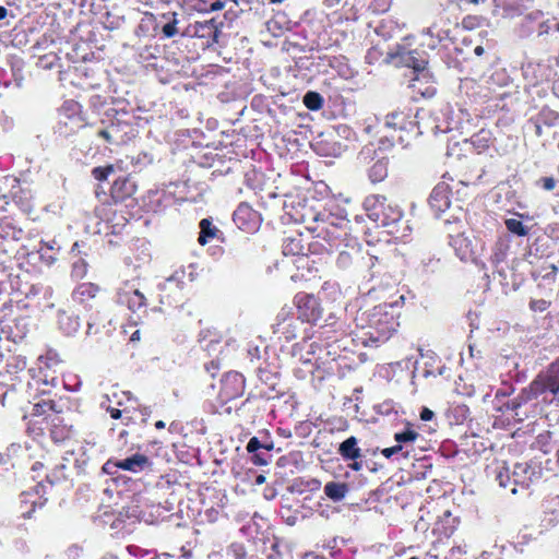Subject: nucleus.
I'll return each instance as SVG.
<instances>
[{
    "label": "nucleus",
    "mask_w": 559,
    "mask_h": 559,
    "mask_svg": "<svg viewBox=\"0 0 559 559\" xmlns=\"http://www.w3.org/2000/svg\"><path fill=\"white\" fill-rule=\"evenodd\" d=\"M302 103L310 110H319L322 108L324 99L318 92L309 91L304 95Z\"/></svg>",
    "instance_id": "79ce46f5"
},
{
    "label": "nucleus",
    "mask_w": 559,
    "mask_h": 559,
    "mask_svg": "<svg viewBox=\"0 0 559 559\" xmlns=\"http://www.w3.org/2000/svg\"><path fill=\"white\" fill-rule=\"evenodd\" d=\"M263 445H262V441L259 440V438L257 437H252L248 443H247V451L252 454L254 452H259L260 450H262Z\"/></svg>",
    "instance_id": "69168bd1"
},
{
    "label": "nucleus",
    "mask_w": 559,
    "mask_h": 559,
    "mask_svg": "<svg viewBox=\"0 0 559 559\" xmlns=\"http://www.w3.org/2000/svg\"><path fill=\"white\" fill-rule=\"evenodd\" d=\"M299 325L300 322L297 318L282 310L277 314L276 323L274 324V334H276L280 340L283 338L285 342H290L296 338Z\"/></svg>",
    "instance_id": "2eb2a0df"
},
{
    "label": "nucleus",
    "mask_w": 559,
    "mask_h": 559,
    "mask_svg": "<svg viewBox=\"0 0 559 559\" xmlns=\"http://www.w3.org/2000/svg\"><path fill=\"white\" fill-rule=\"evenodd\" d=\"M490 132L487 130H480L478 133L471 138V143L477 151V153L484 152L489 147Z\"/></svg>",
    "instance_id": "ea45409f"
},
{
    "label": "nucleus",
    "mask_w": 559,
    "mask_h": 559,
    "mask_svg": "<svg viewBox=\"0 0 559 559\" xmlns=\"http://www.w3.org/2000/svg\"><path fill=\"white\" fill-rule=\"evenodd\" d=\"M136 191V182L130 176L118 177L110 189V195L115 203L123 202L131 198Z\"/></svg>",
    "instance_id": "a211bd4d"
},
{
    "label": "nucleus",
    "mask_w": 559,
    "mask_h": 559,
    "mask_svg": "<svg viewBox=\"0 0 559 559\" xmlns=\"http://www.w3.org/2000/svg\"><path fill=\"white\" fill-rule=\"evenodd\" d=\"M283 253L284 255H305L306 248L302 243L300 235L288 236L283 241Z\"/></svg>",
    "instance_id": "cd10ccee"
},
{
    "label": "nucleus",
    "mask_w": 559,
    "mask_h": 559,
    "mask_svg": "<svg viewBox=\"0 0 559 559\" xmlns=\"http://www.w3.org/2000/svg\"><path fill=\"white\" fill-rule=\"evenodd\" d=\"M72 261V271L71 275L72 277L76 280L83 278L87 273V262L85 261L83 255H79L75 259H71Z\"/></svg>",
    "instance_id": "c03bdc74"
},
{
    "label": "nucleus",
    "mask_w": 559,
    "mask_h": 559,
    "mask_svg": "<svg viewBox=\"0 0 559 559\" xmlns=\"http://www.w3.org/2000/svg\"><path fill=\"white\" fill-rule=\"evenodd\" d=\"M227 559H246V549L243 545L234 543L226 550Z\"/></svg>",
    "instance_id": "3c124183"
},
{
    "label": "nucleus",
    "mask_w": 559,
    "mask_h": 559,
    "mask_svg": "<svg viewBox=\"0 0 559 559\" xmlns=\"http://www.w3.org/2000/svg\"><path fill=\"white\" fill-rule=\"evenodd\" d=\"M29 331L31 320L28 317H19L9 325V336L14 343L22 341Z\"/></svg>",
    "instance_id": "393cba45"
},
{
    "label": "nucleus",
    "mask_w": 559,
    "mask_h": 559,
    "mask_svg": "<svg viewBox=\"0 0 559 559\" xmlns=\"http://www.w3.org/2000/svg\"><path fill=\"white\" fill-rule=\"evenodd\" d=\"M347 250L340 251L336 258V265L342 270H349L350 267H358L360 265H368L372 261V257H365L358 246H348Z\"/></svg>",
    "instance_id": "dca6fc26"
},
{
    "label": "nucleus",
    "mask_w": 559,
    "mask_h": 559,
    "mask_svg": "<svg viewBox=\"0 0 559 559\" xmlns=\"http://www.w3.org/2000/svg\"><path fill=\"white\" fill-rule=\"evenodd\" d=\"M450 195V186L444 181L437 183V186L432 189L428 202L437 217L447 211L452 210Z\"/></svg>",
    "instance_id": "4468645a"
},
{
    "label": "nucleus",
    "mask_w": 559,
    "mask_h": 559,
    "mask_svg": "<svg viewBox=\"0 0 559 559\" xmlns=\"http://www.w3.org/2000/svg\"><path fill=\"white\" fill-rule=\"evenodd\" d=\"M133 115L124 109L115 110V116L108 121L103 120L96 129V136L107 146H120L127 144L135 136L132 126Z\"/></svg>",
    "instance_id": "20e7f679"
},
{
    "label": "nucleus",
    "mask_w": 559,
    "mask_h": 559,
    "mask_svg": "<svg viewBox=\"0 0 559 559\" xmlns=\"http://www.w3.org/2000/svg\"><path fill=\"white\" fill-rule=\"evenodd\" d=\"M432 465L428 464L425 460L419 462L416 466L415 478L416 479H425L428 476V473L431 472Z\"/></svg>",
    "instance_id": "bf43d9fd"
},
{
    "label": "nucleus",
    "mask_w": 559,
    "mask_h": 559,
    "mask_svg": "<svg viewBox=\"0 0 559 559\" xmlns=\"http://www.w3.org/2000/svg\"><path fill=\"white\" fill-rule=\"evenodd\" d=\"M512 474V487L511 493L516 495L519 490L526 491L536 477L535 468L527 462L515 463L511 468Z\"/></svg>",
    "instance_id": "f8f14e48"
},
{
    "label": "nucleus",
    "mask_w": 559,
    "mask_h": 559,
    "mask_svg": "<svg viewBox=\"0 0 559 559\" xmlns=\"http://www.w3.org/2000/svg\"><path fill=\"white\" fill-rule=\"evenodd\" d=\"M14 203L20 207L24 214H32L34 210L33 195L29 190H23L14 192Z\"/></svg>",
    "instance_id": "c756f323"
},
{
    "label": "nucleus",
    "mask_w": 559,
    "mask_h": 559,
    "mask_svg": "<svg viewBox=\"0 0 559 559\" xmlns=\"http://www.w3.org/2000/svg\"><path fill=\"white\" fill-rule=\"evenodd\" d=\"M258 377L261 380V382L265 383L270 388L274 389L277 384V373L271 372L266 370L265 368L259 367L258 368Z\"/></svg>",
    "instance_id": "09e8293b"
},
{
    "label": "nucleus",
    "mask_w": 559,
    "mask_h": 559,
    "mask_svg": "<svg viewBox=\"0 0 559 559\" xmlns=\"http://www.w3.org/2000/svg\"><path fill=\"white\" fill-rule=\"evenodd\" d=\"M536 185L546 191H551L556 187V179L554 177H542L536 181Z\"/></svg>",
    "instance_id": "680f3d73"
},
{
    "label": "nucleus",
    "mask_w": 559,
    "mask_h": 559,
    "mask_svg": "<svg viewBox=\"0 0 559 559\" xmlns=\"http://www.w3.org/2000/svg\"><path fill=\"white\" fill-rule=\"evenodd\" d=\"M545 511H559V497H552L547 499L543 504Z\"/></svg>",
    "instance_id": "338daca9"
},
{
    "label": "nucleus",
    "mask_w": 559,
    "mask_h": 559,
    "mask_svg": "<svg viewBox=\"0 0 559 559\" xmlns=\"http://www.w3.org/2000/svg\"><path fill=\"white\" fill-rule=\"evenodd\" d=\"M454 213L443 219L449 233V245L453 248L455 254L462 261L474 259V249L472 241L464 236L463 217L465 213L461 206L452 210Z\"/></svg>",
    "instance_id": "39448f33"
},
{
    "label": "nucleus",
    "mask_w": 559,
    "mask_h": 559,
    "mask_svg": "<svg viewBox=\"0 0 559 559\" xmlns=\"http://www.w3.org/2000/svg\"><path fill=\"white\" fill-rule=\"evenodd\" d=\"M200 234L198 241L200 245L204 246L209 241L213 239L221 240L222 231L213 225L212 218H202L199 223Z\"/></svg>",
    "instance_id": "b1692460"
},
{
    "label": "nucleus",
    "mask_w": 559,
    "mask_h": 559,
    "mask_svg": "<svg viewBox=\"0 0 559 559\" xmlns=\"http://www.w3.org/2000/svg\"><path fill=\"white\" fill-rule=\"evenodd\" d=\"M40 393L43 397L33 405L32 416H45L46 419L47 416H49V412L56 414L61 412L57 402L51 397V392L49 389L44 388L40 390Z\"/></svg>",
    "instance_id": "6ab92c4d"
},
{
    "label": "nucleus",
    "mask_w": 559,
    "mask_h": 559,
    "mask_svg": "<svg viewBox=\"0 0 559 559\" xmlns=\"http://www.w3.org/2000/svg\"><path fill=\"white\" fill-rule=\"evenodd\" d=\"M58 325L66 335H73L80 329V319L76 314L66 310L58 311Z\"/></svg>",
    "instance_id": "5701e85b"
},
{
    "label": "nucleus",
    "mask_w": 559,
    "mask_h": 559,
    "mask_svg": "<svg viewBox=\"0 0 559 559\" xmlns=\"http://www.w3.org/2000/svg\"><path fill=\"white\" fill-rule=\"evenodd\" d=\"M298 320L316 323L321 318V307L318 299L310 294L299 293L295 296Z\"/></svg>",
    "instance_id": "1a4fd4ad"
},
{
    "label": "nucleus",
    "mask_w": 559,
    "mask_h": 559,
    "mask_svg": "<svg viewBox=\"0 0 559 559\" xmlns=\"http://www.w3.org/2000/svg\"><path fill=\"white\" fill-rule=\"evenodd\" d=\"M551 25L540 10L528 12L520 17L514 26L515 35L521 39L548 36Z\"/></svg>",
    "instance_id": "423d86ee"
},
{
    "label": "nucleus",
    "mask_w": 559,
    "mask_h": 559,
    "mask_svg": "<svg viewBox=\"0 0 559 559\" xmlns=\"http://www.w3.org/2000/svg\"><path fill=\"white\" fill-rule=\"evenodd\" d=\"M419 433L407 424L406 428L403 431L396 432L394 435V440L397 443L407 444L409 449L413 448V443L419 438Z\"/></svg>",
    "instance_id": "4c0bfd02"
},
{
    "label": "nucleus",
    "mask_w": 559,
    "mask_h": 559,
    "mask_svg": "<svg viewBox=\"0 0 559 559\" xmlns=\"http://www.w3.org/2000/svg\"><path fill=\"white\" fill-rule=\"evenodd\" d=\"M376 152L373 144H367L358 153L357 159L361 164H367L374 158Z\"/></svg>",
    "instance_id": "603ef678"
},
{
    "label": "nucleus",
    "mask_w": 559,
    "mask_h": 559,
    "mask_svg": "<svg viewBox=\"0 0 559 559\" xmlns=\"http://www.w3.org/2000/svg\"><path fill=\"white\" fill-rule=\"evenodd\" d=\"M165 19H168L167 23L163 25L162 33L165 37L171 38L178 34L177 24L178 20L176 13H171V16L164 15Z\"/></svg>",
    "instance_id": "49530a36"
},
{
    "label": "nucleus",
    "mask_w": 559,
    "mask_h": 559,
    "mask_svg": "<svg viewBox=\"0 0 559 559\" xmlns=\"http://www.w3.org/2000/svg\"><path fill=\"white\" fill-rule=\"evenodd\" d=\"M117 304L126 306L132 313L140 318L146 312L147 299L133 283L124 282L116 292Z\"/></svg>",
    "instance_id": "6e6552de"
},
{
    "label": "nucleus",
    "mask_w": 559,
    "mask_h": 559,
    "mask_svg": "<svg viewBox=\"0 0 559 559\" xmlns=\"http://www.w3.org/2000/svg\"><path fill=\"white\" fill-rule=\"evenodd\" d=\"M549 306L550 301L545 299H532L530 301V309L534 312H544L549 308Z\"/></svg>",
    "instance_id": "052dcab7"
},
{
    "label": "nucleus",
    "mask_w": 559,
    "mask_h": 559,
    "mask_svg": "<svg viewBox=\"0 0 559 559\" xmlns=\"http://www.w3.org/2000/svg\"><path fill=\"white\" fill-rule=\"evenodd\" d=\"M392 449H393L394 455H397L396 460H399L400 457L408 459L413 455V452H414V449H409V445L397 443V442L395 445L392 447Z\"/></svg>",
    "instance_id": "4d7b16f0"
},
{
    "label": "nucleus",
    "mask_w": 559,
    "mask_h": 559,
    "mask_svg": "<svg viewBox=\"0 0 559 559\" xmlns=\"http://www.w3.org/2000/svg\"><path fill=\"white\" fill-rule=\"evenodd\" d=\"M115 168L112 165L98 166L92 169V176L97 181H104L108 176L114 173Z\"/></svg>",
    "instance_id": "864d4df0"
},
{
    "label": "nucleus",
    "mask_w": 559,
    "mask_h": 559,
    "mask_svg": "<svg viewBox=\"0 0 559 559\" xmlns=\"http://www.w3.org/2000/svg\"><path fill=\"white\" fill-rule=\"evenodd\" d=\"M440 259L435 257H426L420 261V270L423 273H435L439 270Z\"/></svg>",
    "instance_id": "de8ad7c7"
},
{
    "label": "nucleus",
    "mask_w": 559,
    "mask_h": 559,
    "mask_svg": "<svg viewBox=\"0 0 559 559\" xmlns=\"http://www.w3.org/2000/svg\"><path fill=\"white\" fill-rule=\"evenodd\" d=\"M70 459L68 456L62 457V462L58 463L55 468L46 476L47 481L50 485L60 483L68 478V474L66 473L68 468V462Z\"/></svg>",
    "instance_id": "473e14b6"
},
{
    "label": "nucleus",
    "mask_w": 559,
    "mask_h": 559,
    "mask_svg": "<svg viewBox=\"0 0 559 559\" xmlns=\"http://www.w3.org/2000/svg\"><path fill=\"white\" fill-rule=\"evenodd\" d=\"M233 221L239 229L252 233L259 228L260 215L249 204L240 203L234 211Z\"/></svg>",
    "instance_id": "ddd939ff"
},
{
    "label": "nucleus",
    "mask_w": 559,
    "mask_h": 559,
    "mask_svg": "<svg viewBox=\"0 0 559 559\" xmlns=\"http://www.w3.org/2000/svg\"><path fill=\"white\" fill-rule=\"evenodd\" d=\"M323 491L329 499L338 502L346 497L349 487L346 483L329 481L324 485Z\"/></svg>",
    "instance_id": "c85d7f7f"
},
{
    "label": "nucleus",
    "mask_w": 559,
    "mask_h": 559,
    "mask_svg": "<svg viewBox=\"0 0 559 559\" xmlns=\"http://www.w3.org/2000/svg\"><path fill=\"white\" fill-rule=\"evenodd\" d=\"M504 225H506L508 231H510L519 237H525L530 233V228L516 218H507L504 221Z\"/></svg>",
    "instance_id": "37998d69"
},
{
    "label": "nucleus",
    "mask_w": 559,
    "mask_h": 559,
    "mask_svg": "<svg viewBox=\"0 0 559 559\" xmlns=\"http://www.w3.org/2000/svg\"><path fill=\"white\" fill-rule=\"evenodd\" d=\"M384 126L394 130L414 131L416 122L403 111H392L385 116Z\"/></svg>",
    "instance_id": "aec40b11"
},
{
    "label": "nucleus",
    "mask_w": 559,
    "mask_h": 559,
    "mask_svg": "<svg viewBox=\"0 0 559 559\" xmlns=\"http://www.w3.org/2000/svg\"><path fill=\"white\" fill-rule=\"evenodd\" d=\"M144 204L148 211L160 213L175 204V197L165 189L151 190L145 197Z\"/></svg>",
    "instance_id": "f3484780"
},
{
    "label": "nucleus",
    "mask_w": 559,
    "mask_h": 559,
    "mask_svg": "<svg viewBox=\"0 0 559 559\" xmlns=\"http://www.w3.org/2000/svg\"><path fill=\"white\" fill-rule=\"evenodd\" d=\"M509 248L510 246L508 239L499 237L492 247L491 261L496 264L504 261Z\"/></svg>",
    "instance_id": "c9c22d12"
},
{
    "label": "nucleus",
    "mask_w": 559,
    "mask_h": 559,
    "mask_svg": "<svg viewBox=\"0 0 559 559\" xmlns=\"http://www.w3.org/2000/svg\"><path fill=\"white\" fill-rule=\"evenodd\" d=\"M338 454L346 460H358L361 457V450L358 447V440L352 436L340 443L337 449Z\"/></svg>",
    "instance_id": "a878e982"
},
{
    "label": "nucleus",
    "mask_w": 559,
    "mask_h": 559,
    "mask_svg": "<svg viewBox=\"0 0 559 559\" xmlns=\"http://www.w3.org/2000/svg\"><path fill=\"white\" fill-rule=\"evenodd\" d=\"M272 461V454L269 452H264V450H260L259 452H254L251 454V462L254 465L262 466L267 465Z\"/></svg>",
    "instance_id": "5fc2aeb1"
},
{
    "label": "nucleus",
    "mask_w": 559,
    "mask_h": 559,
    "mask_svg": "<svg viewBox=\"0 0 559 559\" xmlns=\"http://www.w3.org/2000/svg\"><path fill=\"white\" fill-rule=\"evenodd\" d=\"M535 118L537 119V122H539V124H544L548 128L559 127V112L548 107L542 108L540 111L535 116Z\"/></svg>",
    "instance_id": "72a5a7b5"
},
{
    "label": "nucleus",
    "mask_w": 559,
    "mask_h": 559,
    "mask_svg": "<svg viewBox=\"0 0 559 559\" xmlns=\"http://www.w3.org/2000/svg\"><path fill=\"white\" fill-rule=\"evenodd\" d=\"M388 56L399 66L413 69L414 73H423L426 78V66L428 64L427 53L424 50L407 49L405 46L396 45Z\"/></svg>",
    "instance_id": "0eeeda50"
},
{
    "label": "nucleus",
    "mask_w": 559,
    "mask_h": 559,
    "mask_svg": "<svg viewBox=\"0 0 559 559\" xmlns=\"http://www.w3.org/2000/svg\"><path fill=\"white\" fill-rule=\"evenodd\" d=\"M423 81L428 82V73L426 72V78H423V73H416V76L412 80L409 87L414 90V92L420 94L423 97L430 98L435 95L436 88L433 85H427L424 87Z\"/></svg>",
    "instance_id": "2f4dec72"
},
{
    "label": "nucleus",
    "mask_w": 559,
    "mask_h": 559,
    "mask_svg": "<svg viewBox=\"0 0 559 559\" xmlns=\"http://www.w3.org/2000/svg\"><path fill=\"white\" fill-rule=\"evenodd\" d=\"M401 306L399 301L384 302L357 313L356 326L361 332L365 346H379L385 343L397 330Z\"/></svg>",
    "instance_id": "f257e3e1"
},
{
    "label": "nucleus",
    "mask_w": 559,
    "mask_h": 559,
    "mask_svg": "<svg viewBox=\"0 0 559 559\" xmlns=\"http://www.w3.org/2000/svg\"><path fill=\"white\" fill-rule=\"evenodd\" d=\"M224 23L218 22L216 19H210L204 21H197L190 25L192 36L198 38L206 39V46L211 47L218 43V38L222 34V27Z\"/></svg>",
    "instance_id": "9b49d317"
},
{
    "label": "nucleus",
    "mask_w": 559,
    "mask_h": 559,
    "mask_svg": "<svg viewBox=\"0 0 559 559\" xmlns=\"http://www.w3.org/2000/svg\"><path fill=\"white\" fill-rule=\"evenodd\" d=\"M24 231L22 228L16 227L11 221H2L0 223V236L4 239L20 240Z\"/></svg>",
    "instance_id": "f704fd0d"
},
{
    "label": "nucleus",
    "mask_w": 559,
    "mask_h": 559,
    "mask_svg": "<svg viewBox=\"0 0 559 559\" xmlns=\"http://www.w3.org/2000/svg\"><path fill=\"white\" fill-rule=\"evenodd\" d=\"M120 469L129 471L132 473H140L151 466L150 459L142 453H134L129 457L119 460Z\"/></svg>",
    "instance_id": "4be33fe9"
},
{
    "label": "nucleus",
    "mask_w": 559,
    "mask_h": 559,
    "mask_svg": "<svg viewBox=\"0 0 559 559\" xmlns=\"http://www.w3.org/2000/svg\"><path fill=\"white\" fill-rule=\"evenodd\" d=\"M546 404L559 403V358L551 362L546 370L540 371L534 380L521 390L516 397L497 406L499 412H512L518 417L519 409L531 401Z\"/></svg>",
    "instance_id": "f03ea898"
},
{
    "label": "nucleus",
    "mask_w": 559,
    "mask_h": 559,
    "mask_svg": "<svg viewBox=\"0 0 559 559\" xmlns=\"http://www.w3.org/2000/svg\"><path fill=\"white\" fill-rule=\"evenodd\" d=\"M314 219L321 222L322 226L337 230L336 238H342L347 235L348 221L345 217H338L332 213H320Z\"/></svg>",
    "instance_id": "412c9836"
},
{
    "label": "nucleus",
    "mask_w": 559,
    "mask_h": 559,
    "mask_svg": "<svg viewBox=\"0 0 559 559\" xmlns=\"http://www.w3.org/2000/svg\"><path fill=\"white\" fill-rule=\"evenodd\" d=\"M496 480L499 486L504 489H510L512 487V474L511 468L503 462L501 465L496 468Z\"/></svg>",
    "instance_id": "e433bc0d"
},
{
    "label": "nucleus",
    "mask_w": 559,
    "mask_h": 559,
    "mask_svg": "<svg viewBox=\"0 0 559 559\" xmlns=\"http://www.w3.org/2000/svg\"><path fill=\"white\" fill-rule=\"evenodd\" d=\"M32 495L28 492H23L21 495V509L23 518H31L32 513L35 511L36 507L41 508L45 502L32 500Z\"/></svg>",
    "instance_id": "58836bf2"
},
{
    "label": "nucleus",
    "mask_w": 559,
    "mask_h": 559,
    "mask_svg": "<svg viewBox=\"0 0 559 559\" xmlns=\"http://www.w3.org/2000/svg\"><path fill=\"white\" fill-rule=\"evenodd\" d=\"M26 359L22 356H10L5 364V371L9 376L16 374L26 368Z\"/></svg>",
    "instance_id": "a19ab883"
},
{
    "label": "nucleus",
    "mask_w": 559,
    "mask_h": 559,
    "mask_svg": "<svg viewBox=\"0 0 559 559\" xmlns=\"http://www.w3.org/2000/svg\"><path fill=\"white\" fill-rule=\"evenodd\" d=\"M543 126L544 124H539V122H537V119L535 117L531 118L528 121H527V127L530 129H533L534 130V133L537 135V136H542L543 135Z\"/></svg>",
    "instance_id": "774afa93"
},
{
    "label": "nucleus",
    "mask_w": 559,
    "mask_h": 559,
    "mask_svg": "<svg viewBox=\"0 0 559 559\" xmlns=\"http://www.w3.org/2000/svg\"><path fill=\"white\" fill-rule=\"evenodd\" d=\"M120 468V461L119 460H108L103 465V472L106 474H115Z\"/></svg>",
    "instance_id": "0e129e2a"
},
{
    "label": "nucleus",
    "mask_w": 559,
    "mask_h": 559,
    "mask_svg": "<svg viewBox=\"0 0 559 559\" xmlns=\"http://www.w3.org/2000/svg\"><path fill=\"white\" fill-rule=\"evenodd\" d=\"M362 206L367 216L378 227L388 228L389 234L399 231V224L402 221L403 212L399 205L389 201L386 197L370 194L365 198Z\"/></svg>",
    "instance_id": "7ed1b4c3"
},
{
    "label": "nucleus",
    "mask_w": 559,
    "mask_h": 559,
    "mask_svg": "<svg viewBox=\"0 0 559 559\" xmlns=\"http://www.w3.org/2000/svg\"><path fill=\"white\" fill-rule=\"evenodd\" d=\"M245 391V378L237 371H229L221 380L218 397L222 403L235 400Z\"/></svg>",
    "instance_id": "9d476101"
},
{
    "label": "nucleus",
    "mask_w": 559,
    "mask_h": 559,
    "mask_svg": "<svg viewBox=\"0 0 559 559\" xmlns=\"http://www.w3.org/2000/svg\"><path fill=\"white\" fill-rule=\"evenodd\" d=\"M128 401L134 402L136 406H132L134 413H136L138 420L141 421V424H146L148 417L151 416V408L148 406H143L138 404V399L134 397L130 392L128 393Z\"/></svg>",
    "instance_id": "a18cd8bd"
},
{
    "label": "nucleus",
    "mask_w": 559,
    "mask_h": 559,
    "mask_svg": "<svg viewBox=\"0 0 559 559\" xmlns=\"http://www.w3.org/2000/svg\"><path fill=\"white\" fill-rule=\"evenodd\" d=\"M183 286V283L179 281L176 276H170L166 278L163 283L158 284L159 290H166V289H173V287L177 289H181Z\"/></svg>",
    "instance_id": "13d9d810"
},
{
    "label": "nucleus",
    "mask_w": 559,
    "mask_h": 559,
    "mask_svg": "<svg viewBox=\"0 0 559 559\" xmlns=\"http://www.w3.org/2000/svg\"><path fill=\"white\" fill-rule=\"evenodd\" d=\"M388 176L386 158H379L368 170V177L372 183L381 182Z\"/></svg>",
    "instance_id": "7c9ffc66"
},
{
    "label": "nucleus",
    "mask_w": 559,
    "mask_h": 559,
    "mask_svg": "<svg viewBox=\"0 0 559 559\" xmlns=\"http://www.w3.org/2000/svg\"><path fill=\"white\" fill-rule=\"evenodd\" d=\"M316 229L318 230V236L326 240L330 243V246H336V240L340 239L335 237L337 230L320 225L317 226Z\"/></svg>",
    "instance_id": "8fccbe9b"
},
{
    "label": "nucleus",
    "mask_w": 559,
    "mask_h": 559,
    "mask_svg": "<svg viewBox=\"0 0 559 559\" xmlns=\"http://www.w3.org/2000/svg\"><path fill=\"white\" fill-rule=\"evenodd\" d=\"M542 271H544V274H542L544 280L555 281L558 273V267L555 264H548L543 266Z\"/></svg>",
    "instance_id": "e2e57ef3"
},
{
    "label": "nucleus",
    "mask_w": 559,
    "mask_h": 559,
    "mask_svg": "<svg viewBox=\"0 0 559 559\" xmlns=\"http://www.w3.org/2000/svg\"><path fill=\"white\" fill-rule=\"evenodd\" d=\"M38 254L39 259L48 266L52 265L57 261L56 252H51L49 248H44V246H39Z\"/></svg>",
    "instance_id": "6e6d98bb"
},
{
    "label": "nucleus",
    "mask_w": 559,
    "mask_h": 559,
    "mask_svg": "<svg viewBox=\"0 0 559 559\" xmlns=\"http://www.w3.org/2000/svg\"><path fill=\"white\" fill-rule=\"evenodd\" d=\"M99 292V287L93 283H82L75 287L72 293V298L74 301L84 304L97 295Z\"/></svg>",
    "instance_id": "bb28decb"
}]
</instances>
